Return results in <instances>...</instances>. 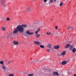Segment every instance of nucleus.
<instances>
[{"label": "nucleus", "instance_id": "1", "mask_svg": "<svg viewBox=\"0 0 76 76\" xmlns=\"http://www.w3.org/2000/svg\"><path fill=\"white\" fill-rule=\"evenodd\" d=\"M26 27H27V25L26 24H23L22 25H18V30L23 33V32H24V28H26Z\"/></svg>", "mask_w": 76, "mask_h": 76}, {"label": "nucleus", "instance_id": "2", "mask_svg": "<svg viewBox=\"0 0 76 76\" xmlns=\"http://www.w3.org/2000/svg\"><path fill=\"white\" fill-rule=\"evenodd\" d=\"M18 25L16 27V29H15L14 31L13 32V34H17L18 32H20V33H23L22 32L20 31V30H19L18 28Z\"/></svg>", "mask_w": 76, "mask_h": 76}, {"label": "nucleus", "instance_id": "3", "mask_svg": "<svg viewBox=\"0 0 76 76\" xmlns=\"http://www.w3.org/2000/svg\"><path fill=\"white\" fill-rule=\"evenodd\" d=\"M25 10L27 13H28L31 11V8L30 7H26L25 9Z\"/></svg>", "mask_w": 76, "mask_h": 76}, {"label": "nucleus", "instance_id": "4", "mask_svg": "<svg viewBox=\"0 0 76 76\" xmlns=\"http://www.w3.org/2000/svg\"><path fill=\"white\" fill-rule=\"evenodd\" d=\"M2 69L4 70V72L7 71V69H6V66L5 65H3L2 66Z\"/></svg>", "mask_w": 76, "mask_h": 76}, {"label": "nucleus", "instance_id": "5", "mask_svg": "<svg viewBox=\"0 0 76 76\" xmlns=\"http://www.w3.org/2000/svg\"><path fill=\"white\" fill-rule=\"evenodd\" d=\"M8 37H10L9 36V35L7 34H6L5 35L4 37V39H5V38H8Z\"/></svg>", "mask_w": 76, "mask_h": 76}, {"label": "nucleus", "instance_id": "6", "mask_svg": "<svg viewBox=\"0 0 76 76\" xmlns=\"http://www.w3.org/2000/svg\"><path fill=\"white\" fill-rule=\"evenodd\" d=\"M40 31V29L39 28L38 29H37V30L35 31V34H38V33Z\"/></svg>", "mask_w": 76, "mask_h": 76}, {"label": "nucleus", "instance_id": "7", "mask_svg": "<svg viewBox=\"0 0 76 76\" xmlns=\"http://www.w3.org/2000/svg\"><path fill=\"white\" fill-rule=\"evenodd\" d=\"M1 29L2 31H6V27H1Z\"/></svg>", "mask_w": 76, "mask_h": 76}, {"label": "nucleus", "instance_id": "8", "mask_svg": "<svg viewBox=\"0 0 76 76\" xmlns=\"http://www.w3.org/2000/svg\"><path fill=\"white\" fill-rule=\"evenodd\" d=\"M59 47L60 46H59V45L55 46L54 47V48H55V49L57 50V49H58Z\"/></svg>", "mask_w": 76, "mask_h": 76}, {"label": "nucleus", "instance_id": "9", "mask_svg": "<svg viewBox=\"0 0 76 76\" xmlns=\"http://www.w3.org/2000/svg\"><path fill=\"white\" fill-rule=\"evenodd\" d=\"M34 43L35 44H36V45H39V44H40V42H34Z\"/></svg>", "mask_w": 76, "mask_h": 76}, {"label": "nucleus", "instance_id": "10", "mask_svg": "<svg viewBox=\"0 0 76 76\" xmlns=\"http://www.w3.org/2000/svg\"><path fill=\"white\" fill-rule=\"evenodd\" d=\"M13 43L15 45H18V42L16 41H14L13 42Z\"/></svg>", "mask_w": 76, "mask_h": 76}, {"label": "nucleus", "instance_id": "11", "mask_svg": "<svg viewBox=\"0 0 76 76\" xmlns=\"http://www.w3.org/2000/svg\"><path fill=\"white\" fill-rule=\"evenodd\" d=\"M12 31H10L9 32V37H11V36H12Z\"/></svg>", "mask_w": 76, "mask_h": 76}, {"label": "nucleus", "instance_id": "12", "mask_svg": "<svg viewBox=\"0 0 76 76\" xmlns=\"http://www.w3.org/2000/svg\"><path fill=\"white\" fill-rule=\"evenodd\" d=\"M66 51H64L61 53L62 56H64L66 54Z\"/></svg>", "mask_w": 76, "mask_h": 76}, {"label": "nucleus", "instance_id": "13", "mask_svg": "<svg viewBox=\"0 0 76 76\" xmlns=\"http://www.w3.org/2000/svg\"><path fill=\"white\" fill-rule=\"evenodd\" d=\"M66 63H67L66 61H63L62 62L61 64H62V65H64V64H66Z\"/></svg>", "mask_w": 76, "mask_h": 76}, {"label": "nucleus", "instance_id": "14", "mask_svg": "<svg viewBox=\"0 0 76 76\" xmlns=\"http://www.w3.org/2000/svg\"><path fill=\"white\" fill-rule=\"evenodd\" d=\"M0 64L2 65H4V61H0Z\"/></svg>", "mask_w": 76, "mask_h": 76}, {"label": "nucleus", "instance_id": "15", "mask_svg": "<svg viewBox=\"0 0 76 76\" xmlns=\"http://www.w3.org/2000/svg\"><path fill=\"white\" fill-rule=\"evenodd\" d=\"M54 75H58V73L57 72H53Z\"/></svg>", "mask_w": 76, "mask_h": 76}, {"label": "nucleus", "instance_id": "16", "mask_svg": "<svg viewBox=\"0 0 76 76\" xmlns=\"http://www.w3.org/2000/svg\"><path fill=\"white\" fill-rule=\"evenodd\" d=\"M26 33L28 34V35H29V34H30V31L27 30L26 31Z\"/></svg>", "mask_w": 76, "mask_h": 76}, {"label": "nucleus", "instance_id": "17", "mask_svg": "<svg viewBox=\"0 0 76 76\" xmlns=\"http://www.w3.org/2000/svg\"><path fill=\"white\" fill-rule=\"evenodd\" d=\"M70 45L69 44H67L65 46L66 48H69V47H70Z\"/></svg>", "mask_w": 76, "mask_h": 76}, {"label": "nucleus", "instance_id": "18", "mask_svg": "<svg viewBox=\"0 0 76 76\" xmlns=\"http://www.w3.org/2000/svg\"><path fill=\"white\" fill-rule=\"evenodd\" d=\"M39 47L41 48H44V47H45V46L44 45H40Z\"/></svg>", "mask_w": 76, "mask_h": 76}, {"label": "nucleus", "instance_id": "19", "mask_svg": "<svg viewBox=\"0 0 76 76\" xmlns=\"http://www.w3.org/2000/svg\"><path fill=\"white\" fill-rule=\"evenodd\" d=\"M36 37V38H39V37L40 36V34H36V35H35Z\"/></svg>", "mask_w": 76, "mask_h": 76}, {"label": "nucleus", "instance_id": "20", "mask_svg": "<svg viewBox=\"0 0 76 76\" xmlns=\"http://www.w3.org/2000/svg\"><path fill=\"white\" fill-rule=\"evenodd\" d=\"M49 1H50V2H49V4H50V3H53V0H49Z\"/></svg>", "mask_w": 76, "mask_h": 76}, {"label": "nucleus", "instance_id": "21", "mask_svg": "<svg viewBox=\"0 0 76 76\" xmlns=\"http://www.w3.org/2000/svg\"><path fill=\"white\" fill-rule=\"evenodd\" d=\"M76 48H74L73 49H72V52H73V53H75V52L76 51Z\"/></svg>", "mask_w": 76, "mask_h": 76}, {"label": "nucleus", "instance_id": "22", "mask_svg": "<svg viewBox=\"0 0 76 76\" xmlns=\"http://www.w3.org/2000/svg\"><path fill=\"white\" fill-rule=\"evenodd\" d=\"M48 48H51V45L50 44H48Z\"/></svg>", "mask_w": 76, "mask_h": 76}, {"label": "nucleus", "instance_id": "23", "mask_svg": "<svg viewBox=\"0 0 76 76\" xmlns=\"http://www.w3.org/2000/svg\"><path fill=\"white\" fill-rule=\"evenodd\" d=\"M73 46L72 45H71L69 48V49L70 50H72V48H73Z\"/></svg>", "mask_w": 76, "mask_h": 76}, {"label": "nucleus", "instance_id": "24", "mask_svg": "<svg viewBox=\"0 0 76 76\" xmlns=\"http://www.w3.org/2000/svg\"><path fill=\"white\" fill-rule=\"evenodd\" d=\"M28 76H33V74H28Z\"/></svg>", "mask_w": 76, "mask_h": 76}, {"label": "nucleus", "instance_id": "25", "mask_svg": "<svg viewBox=\"0 0 76 76\" xmlns=\"http://www.w3.org/2000/svg\"><path fill=\"white\" fill-rule=\"evenodd\" d=\"M34 34V32H30L29 35H33Z\"/></svg>", "mask_w": 76, "mask_h": 76}, {"label": "nucleus", "instance_id": "26", "mask_svg": "<svg viewBox=\"0 0 76 76\" xmlns=\"http://www.w3.org/2000/svg\"><path fill=\"white\" fill-rule=\"evenodd\" d=\"M63 2H61L60 4V7H61L63 6Z\"/></svg>", "mask_w": 76, "mask_h": 76}, {"label": "nucleus", "instance_id": "27", "mask_svg": "<svg viewBox=\"0 0 76 76\" xmlns=\"http://www.w3.org/2000/svg\"><path fill=\"white\" fill-rule=\"evenodd\" d=\"M6 20H7V21H9V20H10V18H9L7 17L6 19Z\"/></svg>", "mask_w": 76, "mask_h": 76}, {"label": "nucleus", "instance_id": "28", "mask_svg": "<svg viewBox=\"0 0 76 76\" xmlns=\"http://www.w3.org/2000/svg\"><path fill=\"white\" fill-rule=\"evenodd\" d=\"M11 63H12L11 61H9L8 62V64H10Z\"/></svg>", "mask_w": 76, "mask_h": 76}, {"label": "nucleus", "instance_id": "29", "mask_svg": "<svg viewBox=\"0 0 76 76\" xmlns=\"http://www.w3.org/2000/svg\"><path fill=\"white\" fill-rule=\"evenodd\" d=\"M35 62H36V60L34 61H31V62H30V63L31 64V63H35Z\"/></svg>", "mask_w": 76, "mask_h": 76}, {"label": "nucleus", "instance_id": "30", "mask_svg": "<svg viewBox=\"0 0 76 76\" xmlns=\"http://www.w3.org/2000/svg\"><path fill=\"white\" fill-rule=\"evenodd\" d=\"M14 75L13 74H10L8 76H14Z\"/></svg>", "mask_w": 76, "mask_h": 76}, {"label": "nucleus", "instance_id": "31", "mask_svg": "<svg viewBox=\"0 0 76 76\" xmlns=\"http://www.w3.org/2000/svg\"><path fill=\"white\" fill-rule=\"evenodd\" d=\"M55 29H58V26H55Z\"/></svg>", "mask_w": 76, "mask_h": 76}, {"label": "nucleus", "instance_id": "32", "mask_svg": "<svg viewBox=\"0 0 76 76\" xmlns=\"http://www.w3.org/2000/svg\"><path fill=\"white\" fill-rule=\"evenodd\" d=\"M50 50H53V48H50Z\"/></svg>", "mask_w": 76, "mask_h": 76}, {"label": "nucleus", "instance_id": "33", "mask_svg": "<svg viewBox=\"0 0 76 76\" xmlns=\"http://www.w3.org/2000/svg\"><path fill=\"white\" fill-rule=\"evenodd\" d=\"M53 18H51V19H50V22H52V21H53Z\"/></svg>", "mask_w": 76, "mask_h": 76}, {"label": "nucleus", "instance_id": "34", "mask_svg": "<svg viewBox=\"0 0 76 76\" xmlns=\"http://www.w3.org/2000/svg\"><path fill=\"white\" fill-rule=\"evenodd\" d=\"M47 0H44V2H47Z\"/></svg>", "mask_w": 76, "mask_h": 76}, {"label": "nucleus", "instance_id": "35", "mask_svg": "<svg viewBox=\"0 0 76 76\" xmlns=\"http://www.w3.org/2000/svg\"><path fill=\"white\" fill-rule=\"evenodd\" d=\"M20 74H23V72H20Z\"/></svg>", "mask_w": 76, "mask_h": 76}, {"label": "nucleus", "instance_id": "36", "mask_svg": "<svg viewBox=\"0 0 76 76\" xmlns=\"http://www.w3.org/2000/svg\"><path fill=\"white\" fill-rule=\"evenodd\" d=\"M68 29H70V27L69 26L68 27Z\"/></svg>", "mask_w": 76, "mask_h": 76}, {"label": "nucleus", "instance_id": "37", "mask_svg": "<svg viewBox=\"0 0 76 76\" xmlns=\"http://www.w3.org/2000/svg\"><path fill=\"white\" fill-rule=\"evenodd\" d=\"M50 49H48L47 50V51H48V52H50Z\"/></svg>", "mask_w": 76, "mask_h": 76}, {"label": "nucleus", "instance_id": "38", "mask_svg": "<svg viewBox=\"0 0 76 76\" xmlns=\"http://www.w3.org/2000/svg\"><path fill=\"white\" fill-rule=\"evenodd\" d=\"M70 29H73V27H70Z\"/></svg>", "mask_w": 76, "mask_h": 76}, {"label": "nucleus", "instance_id": "39", "mask_svg": "<svg viewBox=\"0 0 76 76\" xmlns=\"http://www.w3.org/2000/svg\"><path fill=\"white\" fill-rule=\"evenodd\" d=\"M47 35H49V34L48 33H47Z\"/></svg>", "mask_w": 76, "mask_h": 76}, {"label": "nucleus", "instance_id": "40", "mask_svg": "<svg viewBox=\"0 0 76 76\" xmlns=\"http://www.w3.org/2000/svg\"><path fill=\"white\" fill-rule=\"evenodd\" d=\"M54 1H57V0H53Z\"/></svg>", "mask_w": 76, "mask_h": 76}, {"label": "nucleus", "instance_id": "41", "mask_svg": "<svg viewBox=\"0 0 76 76\" xmlns=\"http://www.w3.org/2000/svg\"><path fill=\"white\" fill-rule=\"evenodd\" d=\"M30 61H31V60H32V58L30 59Z\"/></svg>", "mask_w": 76, "mask_h": 76}, {"label": "nucleus", "instance_id": "42", "mask_svg": "<svg viewBox=\"0 0 76 76\" xmlns=\"http://www.w3.org/2000/svg\"><path fill=\"white\" fill-rule=\"evenodd\" d=\"M50 34H53V33H50Z\"/></svg>", "mask_w": 76, "mask_h": 76}, {"label": "nucleus", "instance_id": "43", "mask_svg": "<svg viewBox=\"0 0 76 76\" xmlns=\"http://www.w3.org/2000/svg\"><path fill=\"white\" fill-rule=\"evenodd\" d=\"M74 76H76V75L75 74H74Z\"/></svg>", "mask_w": 76, "mask_h": 76}, {"label": "nucleus", "instance_id": "44", "mask_svg": "<svg viewBox=\"0 0 76 76\" xmlns=\"http://www.w3.org/2000/svg\"><path fill=\"white\" fill-rule=\"evenodd\" d=\"M50 34H51V33H49V35H50Z\"/></svg>", "mask_w": 76, "mask_h": 76}, {"label": "nucleus", "instance_id": "45", "mask_svg": "<svg viewBox=\"0 0 76 76\" xmlns=\"http://www.w3.org/2000/svg\"><path fill=\"white\" fill-rule=\"evenodd\" d=\"M33 0V1H34V0Z\"/></svg>", "mask_w": 76, "mask_h": 76}, {"label": "nucleus", "instance_id": "46", "mask_svg": "<svg viewBox=\"0 0 76 76\" xmlns=\"http://www.w3.org/2000/svg\"><path fill=\"white\" fill-rule=\"evenodd\" d=\"M41 25H42V24H41Z\"/></svg>", "mask_w": 76, "mask_h": 76}, {"label": "nucleus", "instance_id": "47", "mask_svg": "<svg viewBox=\"0 0 76 76\" xmlns=\"http://www.w3.org/2000/svg\"><path fill=\"white\" fill-rule=\"evenodd\" d=\"M42 24H43V23H42Z\"/></svg>", "mask_w": 76, "mask_h": 76}]
</instances>
